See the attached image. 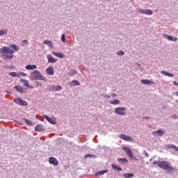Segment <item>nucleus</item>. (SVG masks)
Segmentation results:
<instances>
[{
	"mask_svg": "<svg viewBox=\"0 0 178 178\" xmlns=\"http://www.w3.org/2000/svg\"><path fill=\"white\" fill-rule=\"evenodd\" d=\"M19 47L16 44H12L9 47H3L0 48V54L1 58L5 60H10L13 59V54L19 51Z\"/></svg>",
	"mask_w": 178,
	"mask_h": 178,
	"instance_id": "obj_1",
	"label": "nucleus"
},
{
	"mask_svg": "<svg viewBox=\"0 0 178 178\" xmlns=\"http://www.w3.org/2000/svg\"><path fill=\"white\" fill-rule=\"evenodd\" d=\"M159 168H160V169H163V170H167V172H173V170H175V168L170 166L168 161H160Z\"/></svg>",
	"mask_w": 178,
	"mask_h": 178,
	"instance_id": "obj_2",
	"label": "nucleus"
},
{
	"mask_svg": "<svg viewBox=\"0 0 178 178\" xmlns=\"http://www.w3.org/2000/svg\"><path fill=\"white\" fill-rule=\"evenodd\" d=\"M31 80H43L45 81V77L40 73V71L35 70L31 73Z\"/></svg>",
	"mask_w": 178,
	"mask_h": 178,
	"instance_id": "obj_3",
	"label": "nucleus"
},
{
	"mask_svg": "<svg viewBox=\"0 0 178 178\" xmlns=\"http://www.w3.org/2000/svg\"><path fill=\"white\" fill-rule=\"evenodd\" d=\"M115 113L116 115H120L121 116H125L126 108L124 107H117L115 108Z\"/></svg>",
	"mask_w": 178,
	"mask_h": 178,
	"instance_id": "obj_4",
	"label": "nucleus"
},
{
	"mask_svg": "<svg viewBox=\"0 0 178 178\" xmlns=\"http://www.w3.org/2000/svg\"><path fill=\"white\" fill-rule=\"evenodd\" d=\"M122 149L125 151V153L129 156V158H131V159L136 160V156H134V154H133V152H131V149L129 147H122Z\"/></svg>",
	"mask_w": 178,
	"mask_h": 178,
	"instance_id": "obj_5",
	"label": "nucleus"
},
{
	"mask_svg": "<svg viewBox=\"0 0 178 178\" xmlns=\"http://www.w3.org/2000/svg\"><path fill=\"white\" fill-rule=\"evenodd\" d=\"M13 101L15 104H18V105H22L23 106H26V105H27V102L22 99L21 98H15Z\"/></svg>",
	"mask_w": 178,
	"mask_h": 178,
	"instance_id": "obj_6",
	"label": "nucleus"
},
{
	"mask_svg": "<svg viewBox=\"0 0 178 178\" xmlns=\"http://www.w3.org/2000/svg\"><path fill=\"white\" fill-rule=\"evenodd\" d=\"M138 12L139 13H142L143 15H148L149 16H151L154 13L151 10H143L140 8H138Z\"/></svg>",
	"mask_w": 178,
	"mask_h": 178,
	"instance_id": "obj_7",
	"label": "nucleus"
},
{
	"mask_svg": "<svg viewBox=\"0 0 178 178\" xmlns=\"http://www.w3.org/2000/svg\"><path fill=\"white\" fill-rule=\"evenodd\" d=\"M49 163L54 166H58V165H59V161H58V159L55 157H49Z\"/></svg>",
	"mask_w": 178,
	"mask_h": 178,
	"instance_id": "obj_8",
	"label": "nucleus"
},
{
	"mask_svg": "<svg viewBox=\"0 0 178 178\" xmlns=\"http://www.w3.org/2000/svg\"><path fill=\"white\" fill-rule=\"evenodd\" d=\"M47 58L49 63H55V62L58 61V59L54 58V57H52V55L51 54H48L47 56Z\"/></svg>",
	"mask_w": 178,
	"mask_h": 178,
	"instance_id": "obj_9",
	"label": "nucleus"
},
{
	"mask_svg": "<svg viewBox=\"0 0 178 178\" xmlns=\"http://www.w3.org/2000/svg\"><path fill=\"white\" fill-rule=\"evenodd\" d=\"M43 118L44 119H46V120H47V122H49V123H51V124H56V121L55 120V119L54 118H51L49 117H48V115H43Z\"/></svg>",
	"mask_w": 178,
	"mask_h": 178,
	"instance_id": "obj_10",
	"label": "nucleus"
},
{
	"mask_svg": "<svg viewBox=\"0 0 178 178\" xmlns=\"http://www.w3.org/2000/svg\"><path fill=\"white\" fill-rule=\"evenodd\" d=\"M165 134V132L162 129H159L152 132L153 136H159V137H162Z\"/></svg>",
	"mask_w": 178,
	"mask_h": 178,
	"instance_id": "obj_11",
	"label": "nucleus"
},
{
	"mask_svg": "<svg viewBox=\"0 0 178 178\" xmlns=\"http://www.w3.org/2000/svg\"><path fill=\"white\" fill-rule=\"evenodd\" d=\"M52 54L53 55H54V56H56V58H59L60 59H63V58H65V54L63 53H56L55 51H53Z\"/></svg>",
	"mask_w": 178,
	"mask_h": 178,
	"instance_id": "obj_12",
	"label": "nucleus"
},
{
	"mask_svg": "<svg viewBox=\"0 0 178 178\" xmlns=\"http://www.w3.org/2000/svg\"><path fill=\"white\" fill-rule=\"evenodd\" d=\"M120 138H122V140H125V141H132L133 138L130 137V136H127L124 134H121L120 136Z\"/></svg>",
	"mask_w": 178,
	"mask_h": 178,
	"instance_id": "obj_13",
	"label": "nucleus"
},
{
	"mask_svg": "<svg viewBox=\"0 0 178 178\" xmlns=\"http://www.w3.org/2000/svg\"><path fill=\"white\" fill-rule=\"evenodd\" d=\"M46 72H47V74H49V76H54V67H49L46 70Z\"/></svg>",
	"mask_w": 178,
	"mask_h": 178,
	"instance_id": "obj_14",
	"label": "nucleus"
},
{
	"mask_svg": "<svg viewBox=\"0 0 178 178\" xmlns=\"http://www.w3.org/2000/svg\"><path fill=\"white\" fill-rule=\"evenodd\" d=\"M140 83L145 85L154 84V81H151L148 79H143L140 81Z\"/></svg>",
	"mask_w": 178,
	"mask_h": 178,
	"instance_id": "obj_15",
	"label": "nucleus"
},
{
	"mask_svg": "<svg viewBox=\"0 0 178 178\" xmlns=\"http://www.w3.org/2000/svg\"><path fill=\"white\" fill-rule=\"evenodd\" d=\"M25 69H26V70H33L34 69H37V65H26Z\"/></svg>",
	"mask_w": 178,
	"mask_h": 178,
	"instance_id": "obj_16",
	"label": "nucleus"
},
{
	"mask_svg": "<svg viewBox=\"0 0 178 178\" xmlns=\"http://www.w3.org/2000/svg\"><path fill=\"white\" fill-rule=\"evenodd\" d=\"M167 40L169 41H177V37H173L169 35H165Z\"/></svg>",
	"mask_w": 178,
	"mask_h": 178,
	"instance_id": "obj_17",
	"label": "nucleus"
},
{
	"mask_svg": "<svg viewBox=\"0 0 178 178\" xmlns=\"http://www.w3.org/2000/svg\"><path fill=\"white\" fill-rule=\"evenodd\" d=\"M35 131H43L44 128L42 127V125L41 124H38L35 127Z\"/></svg>",
	"mask_w": 178,
	"mask_h": 178,
	"instance_id": "obj_18",
	"label": "nucleus"
},
{
	"mask_svg": "<svg viewBox=\"0 0 178 178\" xmlns=\"http://www.w3.org/2000/svg\"><path fill=\"white\" fill-rule=\"evenodd\" d=\"M167 147L170 149L172 148L174 151L178 152V147L177 146H175V145H168Z\"/></svg>",
	"mask_w": 178,
	"mask_h": 178,
	"instance_id": "obj_19",
	"label": "nucleus"
},
{
	"mask_svg": "<svg viewBox=\"0 0 178 178\" xmlns=\"http://www.w3.org/2000/svg\"><path fill=\"white\" fill-rule=\"evenodd\" d=\"M15 90H16V91H17L18 92H24L23 91V88H22L21 86H14Z\"/></svg>",
	"mask_w": 178,
	"mask_h": 178,
	"instance_id": "obj_20",
	"label": "nucleus"
},
{
	"mask_svg": "<svg viewBox=\"0 0 178 178\" xmlns=\"http://www.w3.org/2000/svg\"><path fill=\"white\" fill-rule=\"evenodd\" d=\"M108 170L99 171L95 173V176H102L103 175L106 174Z\"/></svg>",
	"mask_w": 178,
	"mask_h": 178,
	"instance_id": "obj_21",
	"label": "nucleus"
},
{
	"mask_svg": "<svg viewBox=\"0 0 178 178\" xmlns=\"http://www.w3.org/2000/svg\"><path fill=\"white\" fill-rule=\"evenodd\" d=\"M109 103L111 105H119V104H120V101L118 100V99H115L113 101H110Z\"/></svg>",
	"mask_w": 178,
	"mask_h": 178,
	"instance_id": "obj_22",
	"label": "nucleus"
},
{
	"mask_svg": "<svg viewBox=\"0 0 178 178\" xmlns=\"http://www.w3.org/2000/svg\"><path fill=\"white\" fill-rule=\"evenodd\" d=\"M161 74H165V76H168V77H173L175 75L173 74H170L169 72H166L165 71H161Z\"/></svg>",
	"mask_w": 178,
	"mask_h": 178,
	"instance_id": "obj_23",
	"label": "nucleus"
},
{
	"mask_svg": "<svg viewBox=\"0 0 178 178\" xmlns=\"http://www.w3.org/2000/svg\"><path fill=\"white\" fill-rule=\"evenodd\" d=\"M22 81L23 84L25 86V87H28V88H31V87H30V86H29V81H27L26 79H22Z\"/></svg>",
	"mask_w": 178,
	"mask_h": 178,
	"instance_id": "obj_24",
	"label": "nucleus"
},
{
	"mask_svg": "<svg viewBox=\"0 0 178 178\" xmlns=\"http://www.w3.org/2000/svg\"><path fill=\"white\" fill-rule=\"evenodd\" d=\"M111 166H112L113 169L117 170L118 172L122 171V168L121 167H118L115 164H112Z\"/></svg>",
	"mask_w": 178,
	"mask_h": 178,
	"instance_id": "obj_25",
	"label": "nucleus"
},
{
	"mask_svg": "<svg viewBox=\"0 0 178 178\" xmlns=\"http://www.w3.org/2000/svg\"><path fill=\"white\" fill-rule=\"evenodd\" d=\"M4 34H8L7 29H3L0 31V37H2V35H4Z\"/></svg>",
	"mask_w": 178,
	"mask_h": 178,
	"instance_id": "obj_26",
	"label": "nucleus"
},
{
	"mask_svg": "<svg viewBox=\"0 0 178 178\" xmlns=\"http://www.w3.org/2000/svg\"><path fill=\"white\" fill-rule=\"evenodd\" d=\"M43 44H46V45H48V47H52V42L50 40H44Z\"/></svg>",
	"mask_w": 178,
	"mask_h": 178,
	"instance_id": "obj_27",
	"label": "nucleus"
},
{
	"mask_svg": "<svg viewBox=\"0 0 178 178\" xmlns=\"http://www.w3.org/2000/svg\"><path fill=\"white\" fill-rule=\"evenodd\" d=\"M9 76H12V77H19V73H16L15 72H10Z\"/></svg>",
	"mask_w": 178,
	"mask_h": 178,
	"instance_id": "obj_28",
	"label": "nucleus"
},
{
	"mask_svg": "<svg viewBox=\"0 0 178 178\" xmlns=\"http://www.w3.org/2000/svg\"><path fill=\"white\" fill-rule=\"evenodd\" d=\"M133 176H134L133 173H125L124 175V177H125L126 178L133 177Z\"/></svg>",
	"mask_w": 178,
	"mask_h": 178,
	"instance_id": "obj_29",
	"label": "nucleus"
},
{
	"mask_svg": "<svg viewBox=\"0 0 178 178\" xmlns=\"http://www.w3.org/2000/svg\"><path fill=\"white\" fill-rule=\"evenodd\" d=\"M54 90H55V91H60L62 90V86H56L54 87Z\"/></svg>",
	"mask_w": 178,
	"mask_h": 178,
	"instance_id": "obj_30",
	"label": "nucleus"
},
{
	"mask_svg": "<svg viewBox=\"0 0 178 178\" xmlns=\"http://www.w3.org/2000/svg\"><path fill=\"white\" fill-rule=\"evenodd\" d=\"M80 84V82L78 81H71V86H79Z\"/></svg>",
	"mask_w": 178,
	"mask_h": 178,
	"instance_id": "obj_31",
	"label": "nucleus"
},
{
	"mask_svg": "<svg viewBox=\"0 0 178 178\" xmlns=\"http://www.w3.org/2000/svg\"><path fill=\"white\" fill-rule=\"evenodd\" d=\"M95 156V155L94 154H86L84 156V158H94Z\"/></svg>",
	"mask_w": 178,
	"mask_h": 178,
	"instance_id": "obj_32",
	"label": "nucleus"
},
{
	"mask_svg": "<svg viewBox=\"0 0 178 178\" xmlns=\"http://www.w3.org/2000/svg\"><path fill=\"white\" fill-rule=\"evenodd\" d=\"M24 120H25L26 123L28 124L29 126H31V124H33V123L26 118H24Z\"/></svg>",
	"mask_w": 178,
	"mask_h": 178,
	"instance_id": "obj_33",
	"label": "nucleus"
},
{
	"mask_svg": "<svg viewBox=\"0 0 178 178\" xmlns=\"http://www.w3.org/2000/svg\"><path fill=\"white\" fill-rule=\"evenodd\" d=\"M118 162H127V159H118Z\"/></svg>",
	"mask_w": 178,
	"mask_h": 178,
	"instance_id": "obj_34",
	"label": "nucleus"
},
{
	"mask_svg": "<svg viewBox=\"0 0 178 178\" xmlns=\"http://www.w3.org/2000/svg\"><path fill=\"white\" fill-rule=\"evenodd\" d=\"M77 72L76 70H73L72 72L70 73V76H73V74H76Z\"/></svg>",
	"mask_w": 178,
	"mask_h": 178,
	"instance_id": "obj_35",
	"label": "nucleus"
},
{
	"mask_svg": "<svg viewBox=\"0 0 178 178\" xmlns=\"http://www.w3.org/2000/svg\"><path fill=\"white\" fill-rule=\"evenodd\" d=\"M117 55H120V56L124 55V51H119L117 52Z\"/></svg>",
	"mask_w": 178,
	"mask_h": 178,
	"instance_id": "obj_36",
	"label": "nucleus"
},
{
	"mask_svg": "<svg viewBox=\"0 0 178 178\" xmlns=\"http://www.w3.org/2000/svg\"><path fill=\"white\" fill-rule=\"evenodd\" d=\"M19 76H27V74H26V73L22 72H18Z\"/></svg>",
	"mask_w": 178,
	"mask_h": 178,
	"instance_id": "obj_37",
	"label": "nucleus"
},
{
	"mask_svg": "<svg viewBox=\"0 0 178 178\" xmlns=\"http://www.w3.org/2000/svg\"><path fill=\"white\" fill-rule=\"evenodd\" d=\"M161 164V161H154L153 163V165H157L159 167V165Z\"/></svg>",
	"mask_w": 178,
	"mask_h": 178,
	"instance_id": "obj_38",
	"label": "nucleus"
},
{
	"mask_svg": "<svg viewBox=\"0 0 178 178\" xmlns=\"http://www.w3.org/2000/svg\"><path fill=\"white\" fill-rule=\"evenodd\" d=\"M65 34H63L61 36V40L63 41V42H65Z\"/></svg>",
	"mask_w": 178,
	"mask_h": 178,
	"instance_id": "obj_39",
	"label": "nucleus"
},
{
	"mask_svg": "<svg viewBox=\"0 0 178 178\" xmlns=\"http://www.w3.org/2000/svg\"><path fill=\"white\" fill-rule=\"evenodd\" d=\"M173 119H177L178 118V115L175 114L173 116H172Z\"/></svg>",
	"mask_w": 178,
	"mask_h": 178,
	"instance_id": "obj_40",
	"label": "nucleus"
},
{
	"mask_svg": "<svg viewBox=\"0 0 178 178\" xmlns=\"http://www.w3.org/2000/svg\"><path fill=\"white\" fill-rule=\"evenodd\" d=\"M111 97H112L113 98H115V97H117V95L115 94V93H113V94L111 95Z\"/></svg>",
	"mask_w": 178,
	"mask_h": 178,
	"instance_id": "obj_41",
	"label": "nucleus"
},
{
	"mask_svg": "<svg viewBox=\"0 0 178 178\" xmlns=\"http://www.w3.org/2000/svg\"><path fill=\"white\" fill-rule=\"evenodd\" d=\"M172 83H173L174 86H178V83L176 82L175 81H174Z\"/></svg>",
	"mask_w": 178,
	"mask_h": 178,
	"instance_id": "obj_42",
	"label": "nucleus"
},
{
	"mask_svg": "<svg viewBox=\"0 0 178 178\" xmlns=\"http://www.w3.org/2000/svg\"><path fill=\"white\" fill-rule=\"evenodd\" d=\"M105 98H108V99H109V98H111V95H105Z\"/></svg>",
	"mask_w": 178,
	"mask_h": 178,
	"instance_id": "obj_43",
	"label": "nucleus"
},
{
	"mask_svg": "<svg viewBox=\"0 0 178 178\" xmlns=\"http://www.w3.org/2000/svg\"><path fill=\"white\" fill-rule=\"evenodd\" d=\"M174 95H175L176 97H178V91H177V92H174Z\"/></svg>",
	"mask_w": 178,
	"mask_h": 178,
	"instance_id": "obj_44",
	"label": "nucleus"
},
{
	"mask_svg": "<svg viewBox=\"0 0 178 178\" xmlns=\"http://www.w3.org/2000/svg\"><path fill=\"white\" fill-rule=\"evenodd\" d=\"M22 42H24V44H27V40H24L22 41Z\"/></svg>",
	"mask_w": 178,
	"mask_h": 178,
	"instance_id": "obj_45",
	"label": "nucleus"
},
{
	"mask_svg": "<svg viewBox=\"0 0 178 178\" xmlns=\"http://www.w3.org/2000/svg\"><path fill=\"white\" fill-rule=\"evenodd\" d=\"M145 156H147V158H148V153H145Z\"/></svg>",
	"mask_w": 178,
	"mask_h": 178,
	"instance_id": "obj_46",
	"label": "nucleus"
},
{
	"mask_svg": "<svg viewBox=\"0 0 178 178\" xmlns=\"http://www.w3.org/2000/svg\"><path fill=\"white\" fill-rule=\"evenodd\" d=\"M144 119H149V117H145Z\"/></svg>",
	"mask_w": 178,
	"mask_h": 178,
	"instance_id": "obj_47",
	"label": "nucleus"
},
{
	"mask_svg": "<svg viewBox=\"0 0 178 178\" xmlns=\"http://www.w3.org/2000/svg\"><path fill=\"white\" fill-rule=\"evenodd\" d=\"M131 1H134V0H131Z\"/></svg>",
	"mask_w": 178,
	"mask_h": 178,
	"instance_id": "obj_48",
	"label": "nucleus"
}]
</instances>
